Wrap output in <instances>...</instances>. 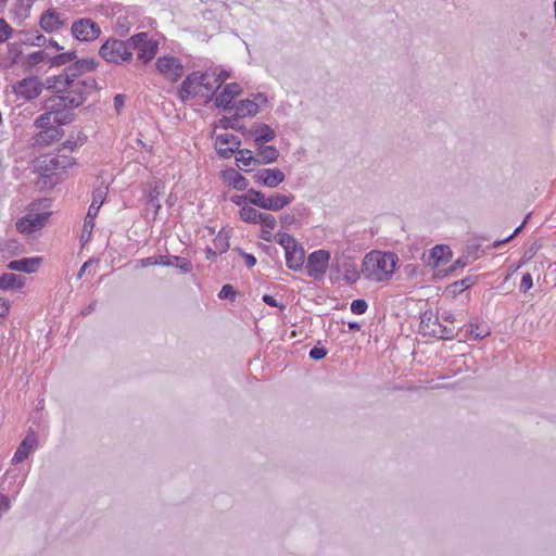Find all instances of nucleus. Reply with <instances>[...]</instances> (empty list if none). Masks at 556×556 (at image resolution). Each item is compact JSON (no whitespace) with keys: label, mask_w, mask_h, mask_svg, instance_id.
<instances>
[{"label":"nucleus","mask_w":556,"mask_h":556,"mask_svg":"<svg viewBox=\"0 0 556 556\" xmlns=\"http://www.w3.org/2000/svg\"><path fill=\"white\" fill-rule=\"evenodd\" d=\"M75 71V68H64L61 74L48 77L47 89L80 101V106L87 97L98 89V86L93 77L76 75Z\"/></svg>","instance_id":"1"},{"label":"nucleus","mask_w":556,"mask_h":556,"mask_svg":"<svg viewBox=\"0 0 556 556\" xmlns=\"http://www.w3.org/2000/svg\"><path fill=\"white\" fill-rule=\"evenodd\" d=\"M399 257L393 252L372 250L363 260L362 273L374 282H386L394 274Z\"/></svg>","instance_id":"2"},{"label":"nucleus","mask_w":556,"mask_h":556,"mask_svg":"<svg viewBox=\"0 0 556 556\" xmlns=\"http://www.w3.org/2000/svg\"><path fill=\"white\" fill-rule=\"evenodd\" d=\"M79 102L62 93H55L43 101L42 109L53 116L54 124L62 126L73 122L74 110L79 108Z\"/></svg>","instance_id":"3"},{"label":"nucleus","mask_w":556,"mask_h":556,"mask_svg":"<svg viewBox=\"0 0 556 556\" xmlns=\"http://www.w3.org/2000/svg\"><path fill=\"white\" fill-rule=\"evenodd\" d=\"M99 55L108 63L123 65L130 63L132 52L130 50L129 38L126 40L117 38L106 39L99 49Z\"/></svg>","instance_id":"4"},{"label":"nucleus","mask_w":556,"mask_h":556,"mask_svg":"<svg viewBox=\"0 0 556 556\" xmlns=\"http://www.w3.org/2000/svg\"><path fill=\"white\" fill-rule=\"evenodd\" d=\"M130 50L137 52V59L142 64L150 63L159 52V41L152 38L149 33L141 31L129 37Z\"/></svg>","instance_id":"5"},{"label":"nucleus","mask_w":556,"mask_h":556,"mask_svg":"<svg viewBox=\"0 0 556 556\" xmlns=\"http://www.w3.org/2000/svg\"><path fill=\"white\" fill-rule=\"evenodd\" d=\"M440 317L431 311H426L420 318V330L425 336H431L440 340H451L455 338L454 326H443Z\"/></svg>","instance_id":"6"},{"label":"nucleus","mask_w":556,"mask_h":556,"mask_svg":"<svg viewBox=\"0 0 556 556\" xmlns=\"http://www.w3.org/2000/svg\"><path fill=\"white\" fill-rule=\"evenodd\" d=\"M203 80L202 72L195 71L188 74L178 88L179 100L186 103L193 98H203L205 96L202 91Z\"/></svg>","instance_id":"7"},{"label":"nucleus","mask_w":556,"mask_h":556,"mask_svg":"<svg viewBox=\"0 0 556 556\" xmlns=\"http://www.w3.org/2000/svg\"><path fill=\"white\" fill-rule=\"evenodd\" d=\"M156 72L170 83H177L184 76V64L174 55H162L155 61Z\"/></svg>","instance_id":"8"},{"label":"nucleus","mask_w":556,"mask_h":556,"mask_svg":"<svg viewBox=\"0 0 556 556\" xmlns=\"http://www.w3.org/2000/svg\"><path fill=\"white\" fill-rule=\"evenodd\" d=\"M71 33L75 39L89 42L99 38L101 27L93 20L83 17L73 22Z\"/></svg>","instance_id":"9"},{"label":"nucleus","mask_w":556,"mask_h":556,"mask_svg":"<svg viewBox=\"0 0 556 556\" xmlns=\"http://www.w3.org/2000/svg\"><path fill=\"white\" fill-rule=\"evenodd\" d=\"M12 88L17 98L31 101L40 96L43 85L37 76H29L16 81Z\"/></svg>","instance_id":"10"},{"label":"nucleus","mask_w":556,"mask_h":556,"mask_svg":"<svg viewBox=\"0 0 556 556\" xmlns=\"http://www.w3.org/2000/svg\"><path fill=\"white\" fill-rule=\"evenodd\" d=\"M330 260V253L326 250H317L307 257V275L315 280H319L325 275Z\"/></svg>","instance_id":"11"},{"label":"nucleus","mask_w":556,"mask_h":556,"mask_svg":"<svg viewBox=\"0 0 556 556\" xmlns=\"http://www.w3.org/2000/svg\"><path fill=\"white\" fill-rule=\"evenodd\" d=\"M47 213H26L25 216L18 218L15 228L20 233L31 235L45 227L47 224Z\"/></svg>","instance_id":"12"},{"label":"nucleus","mask_w":556,"mask_h":556,"mask_svg":"<svg viewBox=\"0 0 556 556\" xmlns=\"http://www.w3.org/2000/svg\"><path fill=\"white\" fill-rule=\"evenodd\" d=\"M66 22L67 18L65 15L55 9L43 11L39 18L40 28L48 34L60 30Z\"/></svg>","instance_id":"13"},{"label":"nucleus","mask_w":556,"mask_h":556,"mask_svg":"<svg viewBox=\"0 0 556 556\" xmlns=\"http://www.w3.org/2000/svg\"><path fill=\"white\" fill-rule=\"evenodd\" d=\"M37 446H38V437H37L36 432L30 428L27 431L26 437L23 439V441L17 446V448L13 455L12 463L13 464L23 463L24 460H26L28 458V456L33 452H35Z\"/></svg>","instance_id":"14"},{"label":"nucleus","mask_w":556,"mask_h":556,"mask_svg":"<svg viewBox=\"0 0 556 556\" xmlns=\"http://www.w3.org/2000/svg\"><path fill=\"white\" fill-rule=\"evenodd\" d=\"M285 174L279 168H263L257 170L253 175V179L256 184L266 186L269 188H276L285 181Z\"/></svg>","instance_id":"15"},{"label":"nucleus","mask_w":556,"mask_h":556,"mask_svg":"<svg viewBox=\"0 0 556 556\" xmlns=\"http://www.w3.org/2000/svg\"><path fill=\"white\" fill-rule=\"evenodd\" d=\"M45 165L43 172H51L52 174H58L59 170H65L74 165L75 160L71 155H67L65 152H58L54 156L49 159H45L40 162Z\"/></svg>","instance_id":"16"},{"label":"nucleus","mask_w":556,"mask_h":556,"mask_svg":"<svg viewBox=\"0 0 556 556\" xmlns=\"http://www.w3.org/2000/svg\"><path fill=\"white\" fill-rule=\"evenodd\" d=\"M241 91L242 88L237 83L225 85L223 91L215 97V105L222 108L224 111L232 110V101Z\"/></svg>","instance_id":"17"},{"label":"nucleus","mask_w":556,"mask_h":556,"mask_svg":"<svg viewBox=\"0 0 556 556\" xmlns=\"http://www.w3.org/2000/svg\"><path fill=\"white\" fill-rule=\"evenodd\" d=\"M286 254V264L289 269L300 270L303 267L305 260V252L301 244H295V247H291L287 251Z\"/></svg>","instance_id":"18"},{"label":"nucleus","mask_w":556,"mask_h":556,"mask_svg":"<svg viewBox=\"0 0 556 556\" xmlns=\"http://www.w3.org/2000/svg\"><path fill=\"white\" fill-rule=\"evenodd\" d=\"M41 264L40 257H25L16 261H11L7 267L10 270L23 271L26 274L36 273Z\"/></svg>","instance_id":"19"},{"label":"nucleus","mask_w":556,"mask_h":556,"mask_svg":"<svg viewBox=\"0 0 556 556\" xmlns=\"http://www.w3.org/2000/svg\"><path fill=\"white\" fill-rule=\"evenodd\" d=\"M294 197L292 194L285 195V194H271L269 197H266V202L264 204L263 210L267 211H280L287 205H289L293 201Z\"/></svg>","instance_id":"20"},{"label":"nucleus","mask_w":556,"mask_h":556,"mask_svg":"<svg viewBox=\"0 0 556 556\" xmlns=\"http://www.w3.org/2000/svg\"><path fill=\"white\" fill-rule=\"evenodd\" d=\"M254 135V143L261 144L273 141L276 137L275 130L267 124H260L250 130Z\"/></svg>","instance_id":"21"},{"label":"nucleus","mask_w":556,"mask_h":556,"mask_svg":"<svg viewBox=\"0 0 556 556\" xmlns=\"http://www.w3.org/2000/svg\"><path fill=\"white\" fill-rule=\"evenodd\" d=\"M236 161L238 164H241L240 168L244 172H250L251 167L260 165V160L249 149L238 150L236 152Z\"/></svg>","instance_id":"22"},{"label":"nucleus","mask_w":556,"mask_h":556,"mask_svg":"<svg viewBox=\"0 0 556 556\" xmlns=\"http://www.w3.org/2000/svg\"><path fill=\"white\" fill-rule=\"evenodd\" d=\"M25 286V278L13 273H4L0 276V290L21 289Z\"/></svg>","instance_id":"23"},{"label":"nucleus","mask_w":556,"mask_h":556,"mask_svg":"<svg viewBox=\"0 0 556 556\" xmlns=\"http://www.w3.org/2000/svg\"><path fill=\"white\" fill-rule=\"evenodd\" d=\"M223 177H224L225 181L228 182L229 186H231L232 188H235L237 190L242 191V190H247V188H248L247 178L233 168L224 170Z\"/></svg>","instance_id":"24"},{"label":"nucleus","mask_w":556,"mask_h":556,"mask_svg":"<svg viewBox=\"0 0 556 556\" xmlns=\"http://www.w3.org/2000/svg\"><path fill=\"white\" fill-rule=\"evenodd\" d=\"M451 257L452 251L448 245H435L430 253V258L435 267L446 264Z\"/></svg>","instance_id":"25"},{"label":"nucleus","mask_w":556,"mask_h":556,"mask_svg":"<svg viewBox=\"0 0 556 556\" xmlns=\"http://www.w3.org/2000/svg\"><path fill=\"white\" fill-rule=\"evenodd\" d=\"M109 193V185L104 181H100L99 185H96L92 190V201L89 208L94 211L100 210L102 204L104 203L106 195Z\"/></svg>","instance_id":"26"},{"label":"nucleus","mask_w":556,"mask_h":556,"mask_svg":"<svg viewBox=\"0 0 556 556\" xmlns=\"http://www.w3.org/2000/svg\"><path fill=\"white\" fill-rule=\"evenodd\" d=\"M260 164H270L278 160L279 151L274 146H265L264 143L255 144Z\"/></svg>","instance_id":"27"},{"label":"nucleus","mask_w":556,"mask_h":556,"mask_svg":"<svg viewBox=\"0 0 556 556\" xmlns=\"http://www.w3.org/2000/svg\"><path fill=\"white\" fill-rule=\"evenodd\" d=\"M163 192V186L160 182H156L153 188L149 191L148 199H147V211L153 210V218L156 217L159 214V211L161 208L160 204V195Z\"/></svg>","instance_id":"28"},{"label":"nucleus","mask_w":556,"mask_h":556,"mask_svg":"<svg viewBox=\"0 0 556 556\" xmlns=\"http://www.w3.org/2000/svg\"><path fill=\"white\" fill-rule=\"evenodd\" d=\"M236 115L239 117L254 116L258 113V104L253 100H241L236 106Z\"/></svg>","instance_id":"29"},{"label":"nucleus","mask_w":556,"mask_h":556,"mask_svg":"<svg viewBox=\"0 0 556 556\" xmlns=\"http://www.w3.org/2000/svg\"><path fill=\"white\" fill-rule=\"evenodd\" d=\"M63 135V130L61 128H48L47 130H41L37 137L36 142L39 144H50L54 141H58Z\"/></svg>","instance_id":"30"},{"label":"nucleus","mask_w":556,"mask_h":556,"mask_svg":"<svg viewBox=\"0 0 556 556\" xmlns=\"http://www.w3.org/2000/svg\"><path fill=\"white\" fill-rule=\"evenodd\" d=\"M45 165L39 163L36 166V173L39 174L38 180L35 182L36 186H38L40 189H52L55 185V180L53 179V176L55 174H52L51 172H43Z\"/></svg>","instance_id":"31"},{"label":"nucleus","mask_w":556,"mask_h":556,"mask_svg":"<svg viewBox=\"0 0 556 556\" xmlns=\"http://www.w3.org/2000/svg\"><path fill=\"white\" fill-rule=\"evenodd\" d=\"M26 212L30 214L47 213V220L52 214L51 201L47 198L38 199L28 204Z\"/></svg>","instance_id":"32"},{"label":"nucleus","mask_w":556,"mask_h":556,"mask_svg":"<svg viewBox=\"0 0 556 556\" xmlns=\"http://www.w3.org/2000/svg\"><path fill=\"white\" fill-rule=\"evenodd\" d=\"M262 212L250 205H243L239 211V217L241 220L248 224L257 225L260 223V218L262 216Z\"/></svg>","instance_id":"33"},{"label":"nucleus","mask_w":556,"mask_h":556,"mask_svg":"<svg viewBox=\"0 0 556 556\" xmlns=\"http://www.w3.org/2000/svg\"><path fill=\"white\" fill-rule=\"evenodd\" d=\"M98 63L93 58L76 60L73 65L66 66L65 68H75L76 75H84V72L93 71Z\"/></svg>","instance_id":"34"},{"label":"nucleus","mask_w":556,"mask_h":556,"mask_svg":"<svg viewBox=\"0 0 556 556\" xmlns=\"http://www.w3.org/2000/svg\"><path fill=\"white\" fill-rule=\"evenodd\" d=\"M98 213H99L98 211L88 208L87 215L84 220L83 233H81V238H80L81 240H86V241L89 240L92 229L94 227V219H96Z\"/></svg>","instance_id":"35"},{"label":"nucleus","mask_w":556,"mask_h":556,"mask_svg":"<svg viewBox=\"0 0 556 556\" xmlns=\"http://www.w3.org/2000/svg\"><path fill=\"white\" fill-rule=\"evenodd\" d=\"M47 61L50 62V58L49 54L43 50L35 51L26 56V65L28 66H35Z\"/></svg>","instance_id":"36"},{"label":"nucleus","mask_w":556,"mask_h":556,"mask_svg":"<svg viewBox=\"0 0 556 556\" xmlns=\"http://www.w3.org/2000/svg\"><path fill=\"white\" fill-rule=\"evenodd\" d=\"M76 58H77L76 52H64V53H60L53 58H50V64L52 66H61V65H65L67 63L73 62L74 60H76Z\"/></svg>","instance_id":"37"},{"label":"nucleus","mask_w":556,"mask_h":556,"mask_svg":"<svg viewBox=\"0 0 556 556\" xmlns=\"http://www.w3.org/2000/svg\"><path fill=\"white\" fill-rule=\"evenodd\" d=\"M202 75L204 79L202 85V91L205 92V96L203 98L211 100L218 88H216V84L214 81L210 80L211 75L208 72H202Z\"/></svg>","instance_id":"38"},{"label":"nucleus","mask_w":556,"mask_h":556,"mask_svg":"<svg viewBox=\"0 0 556 556\" xmlns=\"http://www.w3.org/2000/svg\"><path fill=\"white\" fill-rule=\"evenodd\" d=\"M53 116L51 114H48V111H45L41 115H39L35 119V126L37 128H40L41 130H47L48 128H54V125H52ZM55 127L58 125L55 124Z\"/></svg>","instance_id":"39"},{"label":"nucleus","mask_w":556,"mask_h":556,"mask_svg":"<svg viewBox=\"0 0 556 556\" xmlns=\"http://www.w3.org/2000/svg\"><path fill=\"white\" fill-rule=\"evenodd\" d=\"M258 224L262 226L263 232L271 233L276 227V218L273 214L263 213Z\"/></svg>","instance_id":"40"},{"label":"nucleus","mask_w":556,"mask_h":556,"mask_svg":"<svg viewBox=\"0 0 556 556\" xmlns=\"http://www.w3.org/2000/svg\"><path fill=\"white\" fill-rule=\"evenodd\" d=\"M232 144L236 149L240 147L241 140L232 134H223L216 137L215 146Z\"/></svg>","instance_id":"41"},{"label":"nucleus","mask_w":556,"mask_h":556,"mask_svg":"<svg viewBox=\"0 0 556 556\" xmlns=\"http://www.w3.org/2000/svg\"><path fill=\"white\" fill-rule=\"evenodd\" d=\"M265 202L266 195L262 191L249 189V204L263 208Z\"/></svg>","instance_id":"42"},{"label":"nucleus","mask_w":556,"mask_h":556,"mask_svg":"<svg viewBox=\"0 0 556 556\" xmlns=\"http://www.w3.org/2000/svg\"><path fill=\"white\" fill-rule=\"evenodd\" d=\"M276 240L283 248L285 251L298 244L294 237L287 232H278L276 235Z\"/></svg>","instance_id":"43"},{"label":"nucleus","mask_w":556,"mask_h":556,"mask_svg":"<svg viewBox=\"0 0 556 556\" xmlns=\"http://www.w3.org/2000/svg\"><path fill=\"white\" fill-rule=\"evenodd\" d=\"M476 281V278L473 277H466L464 279H460L458 281H455L450 286V288L453 289V293H462L466 289L470 288Z\"/></svg>","instance_id":"44"},{"label":"nucleus","mask_w":556,"mask_h":556,"mask_svg":"<svg viewBox=\"0 0 556 556\" xmlns=\"http://www.w3.org/2000/svg\"><path fill=\"white\" fill-rule=\"evenodd\" d=\"M12 34H13V28L9 25V23L4 18H0V43H3L9 38H11Z\"/></svg>","instance_id":"45"},{"label":"nucleus","mask_w":556,"mask_h":556,"mask_svg":"<svg viewBox=\"0 0 556 556\" xmlns=\"http://www.w3.org/2000/svg\"><path fill=\"white\" fill-rule=\"evenodd\" d=\"M470 336L473 339L480 340L490 334L489 330L485 327H479L477 324L470 323Z\"/></svg>","instance_id":"46"},{"label":"nucleus","mask_w":556,"mask_h":556,"mask_svg":"<svg viewBox=\"0 0 556 556\" xmlns=\"http://www.w3.org/2000/svg\"><path fill=\"white\" fill-rule=\"evenodd\" d=\"M368 308V304L365 300L363 299H357V300H354L352 303H351V311L352 313L356 314V315H362V314H365L366 311Z\"/></svg>","instance_id":"47"},{"label":"nucleus","mask_w":556,"mask_h":556,"mask_svg":"<svg viewBox=\"0 0 556 556\" xmlns=\"http://www.w3.org/2000/svg\"><path fill=\"white\" fill-rule=\"evenodd\" d=\"M214 247L218 250L219 253L227 251L229 248L228 238L218 233L216 238L213 240Z\"/></svg>","instance_id":"48"},{"label":"nucleus","mask_w":556,"mask_h":556,"mask_svg":"<svg viewBox=\"0 0 556 556\" xmlns=\"http://www.w3.org/2000/svg\"><path fill=\"white\" fill-rule=\"evenodd\" d=\"M237 292L235 291L231 285H224L218 293V298L222 300L229 299L233 301L236 299Z\"/></svg>","instance_id":"49"},{"label":"nucleus","mask_w":556,"mask_h":556,"mask_svg":"<svg viewBox=\"0 0 556 556\" xmlns=\"http://www.w3.org/2000/svg\"><path fill=\"white\" fill-rule=\"evenodd\" d=\"M180 261V257L179 256H170V257H167V256H164V255H160V256H156V265H163V266H174L176 265V262Z\"/></svg>","instance_id":"50"},{"label":"nucleus","mask_w":556,"mask_h":556,"mask_svg":"<svg viewBox=\"0 0 556 556\" xmlns=\"http://www.w3.org/2000/svg\"><path fill=\"white\" fill-rule=\"evenodd\" d=\"M532 286H533V280H532L531 274H529V273L523 274L521 281H520V286H519L520 291L525 293L528 290H530L532 288Z\"/></svg>","instance_id":"51"},{"label":"nucleus","mask_w":556,"mask_h":556,"mask_svg":"<svg viewBox=\"0 0 556 556\" xmlns=\"http://www.w3.org/2000/svg\"><path fill=\"white\" fill-rule=\"evenodd\" d=\"M214 83L216 84V88H220L222 85L229 78V72L222 70L218 73L213 72Z\"/></svg>","instance_id":"52"},{"label":"nucleus","mask_w":556,"mask_h":556,"mask_svg":"<svg viewBox=\"0 0 556 556\" xmlns=\"http://www.w3.org/2000/svg\"><path fill=\"white\" fill-rule=\"evenodd\" d=\"M309 357L315 361H319L327 355V350L325 348L314 346L309 351Z\"/></svg>","instance_id":"53"},{"label":"nucleus","mask_w":556,"mask_h":556,"mask_svg":"<svg viewBox=\"0 0 556 556\" xmlns=\"http://www.w3.org/2000/svg\"><path fill=\"white\" fill-rule=\"evenodd\" d=\"M27 41L33 46L42 47L46 45L47 38L46 36L37 33L36 35L27 38Z\"/></svg>","instance_id":"54"},{"label":"nucleus","mask_w":556,"mask_h":556,"mask_svg":"<svg viewBox=\"0 0 556 556\" xmlns=\"http://www.w3.org/2000/svg\"><path fill=\"white\" fill-rule=\"evenodd\" d=\"M217 154L223 159H230L232 154L236 152L235 148H223L222 146H216Z\"/></svg>","instance_id":"55"},{"label":"nucleus","mask_w":556,"mask_h":556,"mask_svg":"<svg viewBox=\"0 0 556 556\" xmlns=\"http://www.w3.org/2000/svg\"><path fill=\"white\" fill-rule=\"evenodd\" d=\"M231 202L237 204V205H239V206H241V207L243 205H247V203H249V190L244 194L232 195L231 197Z\"/></svg>","instance_id":"56"},{"label":"nucleus","mask_w":556,"mask_h":556,"mask_svg":"<svg viewBox=\"0 0 556 556\" xmlns=\"http://www.w3.org/2000/svg\"><path fill=\"white\" fill-rule=\"evenodd\" d=\"M263 301H264L267 305H269V306H273V307H279V308H280V311H283V309L286 308V305H285V304H279V303L277 302V300H276L273 295H270V294H264V295H263Z\"/></svg>","instance_id":"57"},{"label":"nucleus","mask_w":556,"mask_h":556,"mask_svg":"<svg viewBox=\"0 0 556 556\" xmlns=\"http://www.w3.org/2000/svg\"><path fill=\"white\" fill-rule=\"evenodd\" d=\"M239 253L242 255V257L244 258L245 261V265L251 268L253 267L255 264H256V258L254 255L252 254H249V253H245L244 251H242L241 249H238Z\"/></svg>","instance_id":"58"},{"label":"nucleus","mask_w":556,"mask_h":556,"mask_svg":"<svg viewBox=\"0 0 556 556\" xmlns=\"http://www.w3.org/2000/svg\"><path fill=\"white\" fill-rule=\"evenodd\" d=\"M77 148V142L74 140H66L62 143V146L59 148L60 152H66V151H74Z\"/></svg>","instance_id":"59"},{"label":"nucleus","mask_w":556,"mask_h":556,"mask_svg":"<svg viewBox=\"0 0 556 556\" xmlns=\"http://www.w3.org/2000/svg\"><path fill=\"white\" fill-rule=\"evenodd\" d=\"M10 303L4 298H0V317L4 318L9 314Z\"/></svg>","instance_id":"60"},{"label":"nucleus","mask_w":556,"mask_h":556,"mask_svg":"<svg viewBox=\"0 0 556 556\" xmlns=\"http://www.w3.org/2000/svg\"><path fill=\"white\" fill-rule=\"evenodd\" d=\"M10 509V500L5 494L0 493V514Z\"/></svg>","instance_id":"61"},{"label":"nucleus","mask_w":556,"mask_h":556,"mask_svg":"<svg viewBox=\"0 0 556 556\" xmlns=\"http://www.w3.org/2000/svg\"><path fill=\"white\" fill-rule=\"evenodd\" d=\"M152 265H156V256L144 257L139 261V266L141 268L152 266Z\"/></svg>","instance_id":"62"},{"label":"nucleus","mask_w":556,"mask_h":556,"mask_svg":"<svg viewBox=\"0 0 556 556\" xmlns=\"http://www.w3.org/2000/svg\"><path fill=\"white\" fill-rule=\"evenodd\" d=\"M441 320L443 321H446L448 324H451V326L454 324L455 321V318H454V315L452 312H448V311H444L442 312V314L439 316Z\"/></svg>","instance_id":"63"},{"label":"nucleus","mask_w":556,"mask_h":556,"mask_svg":"<svg viewBox=\"0 0 556 556\" xmlns=\"http://www.w3.org/2000/svg\"><path fill=\"white\" fill-rule=\"evenodd\" d=\"M238 118H239V116H237L235 114L233 118L226 119V124L224 125V127L225 128H231V129H235V130L239 129L238 125H237Z\"/></svg>","instance_id":"64"}]
</instances>
